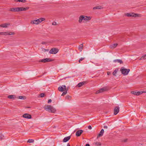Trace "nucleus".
Listing matches in <instances>:
<instances>
[{
  "label": "nucleus",
  "instance_id": "obj_1",
  "mask_svg": "<svg viewBox=\"0 0 146 146\" xmlns=\"http://www.w3.org/2000/svg\"><path fill=\"white\" fill-rule=\"evenodd\" d=\"M44 108L45 110L46 111L52 113H54L56 111L54 108L50 105L46 106Z\"/></svg>",
  "mask_w": 146,
  "mask_h": 146
},
{
  "label": "nucleus",
  "instance_id": "obj_2",
  "mask_svg": "<svg viewBox=\"0 0 146 146\" xmlns=\"http://www.w3.org/2000/svg\"><path fill=\"white\" fill-rule=\"evenodd\" d=\"M45 20V18H41L37 20L32 21H31V23L33 24H38Z\"/></svg>",
  "mask_w": 146,
  "mask_h": 146
},
{
  "label": "nucleus",
  "instance_id": "obj_3",
  "mask_svg": "<svg viewBox=\"0 0 146 146\" xmlns=\"http://www.w3.org/2000/svg\"><path fill=\"white\" fill-rule=\"evenodd\" d=\"M121 73L124 75H126L128 74L130 71L129 69H125L124 67H122L120 70Z\"/></svg>",
  "mask_w": 146,
  "mask_h": 146
},
{
  "label": "nucleus",
  "instance_id": "obj_4",
  "mask_svg": "<svg viewBox=\"0 0 146 146\" xmlns=\"http://www.w3.org/2000/svg\"><path fill=\"white\" fill-rule=\"evenodd\" d=\"M140 15L138 14L135 13H128L125 14V15L128 17H140Z\"/></svg>",
  "mask_w": 146,
  "mask_h": 146
},
{
  "label": "nucleus",
  "instance_id": "obj_5",
  "mask_svg": "<svg viewBox=\"0 0 146 146\" xmlns=\"http://www.w3.org/2000/svg\"><path fill=\"white\" fill-rule=\"evenodd\" d=\"M15 33L11 32H0V35H14Z\"/></svg>",
  "mask_w": 146,
  "mask_h": 146
},
{
  "label": "nucleus",
  "instance_id": "obj_6",
  "mask_svg": "<svg viewBox=\"0 0 146 146\" xmlns=\"http://www.w3.org/2000/svg\"><path fill=\"white\" fill-rule=\"evenodd\" d=\"M59 51V50L56 48H53L51 49L49 51V53L51 54H56Z\"/></svg>",
  "mask_w": 146,
  "mask_h": 146
},
{
  "label": "nucleus",
  "instance_id": "obj_7",
  "mask_svg": "<svg viewBox=\"0 0 146 146\" xmlns=\"http://www.w3.org/2000/svg\"><path fill=\"white\" fill-rule=\"evenodd\" d=\"M53 60L51 59L50 58H46L40 60H39V62L45 63L48 62H51Z\"/></svg>",
  "mask_w": 146,
  "mask_h": 146
},
{
  "label": "nucleus",
  "instance_id": "obj_8",
  "mask_svg": "<svg viewBox=\"0 0 146 146\" xmlns=\"http://www.w3.org/2000/svg\"><path fill=\"white\" fill-rule=\"evenodd\" d=\"M58 90L60 91L63 92L64 90H66V87L65 85H63L62 86H59L58 88Z\"/></svg>",
  "mask_w": 146,
  "mask_h": 146
},
{
  "label": "nucleus",
  "instance_id": "obj_9",
  "mask_svg": "<svg viewBox=\"0 0 146 146\" xmlns=\"http://www.w3.org/2000/svg\"><path fill=\"white\" fill-rule=\"evenodd\" d=\"M19 7L12 8H10L9 9L10 11L14 12H19Z\"/></svg>",
  "mask_w": 146,
  "mask_h": 146
},
{
  "label": "nucleus",
  "instance_id": "obj_10",
  "mask_svg": "<svg viewBox=\"0 0 146 146\" xmlns=\"http://www.w3.org/2000/svg\"><path fill=\"white\" fill-rule=\"evenodd\" d=\"M119 111V107L116 106L115 107L114 110V114L115 115L117 114Z\"/></svg>",
  "mask_w": 146,
  "mask_h": 146
},
{
  "label": "nucleus",
  "instance_id": "obj_11",
  "mask_svg": "<svg viewBox=\"0 0 146 146\" xmlns=\"http://www.w3.org/2000/svg\"><path fill=\"white\" fill-rule=\"evenodd\" d=\"M107 90V88L106 87H104L100 89L99 90H98V91H97V93H100L102 92H104L105 91H106Z\"/></svg>",
  "mask_w": 146,
  "mask_h": 146
},
{
  "label": "nucleus",
  "instance_id": "obj_12",
  "mask_svg": "<svg viewBox=\"0 0 146 146\" xmlns=\"http://www.w3.org/2000/svg\"><path fill=\"white\" fill-rule=\"evenodd\" d=\"M107 90V88L106 87H104L100 89L99 90H98V91H97V93H100L102 92H104L105 91H106Z\"/></svg>",
  "mask_w": 146,
  "mask_h": 146
},
{
  "label": "nucleus",
  "instance_id": "obj_13",
  "mask_svg": "<svg viewBox=\"0 0 146 146\" xmlns=\"http://www.w3.org/2000/svg\"><path fill=\"white\" fill-rule=\"evenodd\" d=\"M23 117L24 118L27 119H31L32 118L31 115L28 113H25L23 114Z\"/></svg>",
  "mask_w": 146,
  "mask_h": 146
},
{
  "label": "nucleus",
  "instance_id": "obj_14",
  "mask_svg": "<svg viewBox=\"0 0 146 146\" xmlns=\"http://www.w3.org/2000/svg\"><path fill=\"white\" fill-rule=\"evenodd\" d=\"M83 132V131L82 130H80L78 131L76 133V135L77 136H80L81 134Z\"/></svg>",
  "mask_w": 146,
  "mask_h": 146
},
{
  "label": "nucleus",
  "instance_id": "obj_15",
  "mask_svg": "<svg viewBox=\"0 0 146 146\" xmlns=\"http://www.w3.org/2000/svg\"><path fill=\"white\" fill-rule=\"evenodd\" d=\"M29 8V7H19V11H26Z\"/></svg>",
  "mask_w": 146,
  "mask_h": 146
},
{
  "label": "nucleus",
  "instance_id": "obj_16",
  "mask_svg": "<svg viewBox=\"0 0 146 146\" xmlns=\"http://www.w3.org/2000/svg\"><path fill=\"white\" fill-rule=\"evenodd\" d=\"M104 131V130L103 129H102L101 130L100 132L98 135L97 136V138H98L101 136H102L103 135Z\"/></svg>",
  "mask_w": 146,
  "mask_h": 146
},
{
  "label": "nucleus",
  "instance_id": "obj_17",
  "mask_svg": "<svg viewBox=\"0 0 146 146\" xmlns=\"http://www.w3.org/2000/svg\"><path fill=\"white\" fill-rule=\"evenodd\" d=\"M118 44L117 43L114 44L112 45H111L110 46V48L111 49H114L118 45Z\"/></svg>",
  "mask_w": 146,
  "mask_h": 146
},
{
  "label": "nucleus",
  "instance_id": "obj_18",
  "mask_svg": "<svg viewBox=\"0 0 146 146\" xmlns=\"http://www.w3.org/2000/svg\"><path fill=\"white\" fill-rule=\"evenodd\" d=\"M10 23H4L1 25L0 27L3 28H6L7 27V26L9 25Z\"/></svg>",
  "mask_w": 146,
  "mask_h": 146
},
{
  "label": "nucleus",
  "instance_id": "obj_19",
  "mask_svg": "<svg viewBox=\"0 0 146 146\" xmlns=\"http://www.w3.org/2000/svg\"><path fill=\"white\" fill-rule=\"evenodd\" d=\"M113 62H118L120 64H122L123 62L120 59H116L115 60L113 61Z\"/></svg>",
  "mask_w": 146,
  "mask_h": 146
},
{
  "label": "nucleus",
  "instance_id": "obj_20",
  "mask_svg": "<svg viewBox=\"0 0 146 146\" xmlns=\"http://www.w3.org/2000/svg\"><path fill=\"white\" fill-rule=\"evenodd\" d=\"M70 138V136L65 137L63 139V141L64 142H66L68 141Z\"/></svg>",
  "mask_w": 146,
  "mask_h": 146
},
{
  "label": "nucleus",
  "instance_id": "obj_21",
  "mask_svg": "<svg viewBox=\"0 0 146 146\" xmlns=\"http://www.w3.org/2000/svg\"><path fill=\"white\" fill-rule=\"evenodd\" d=\"M103 7L102 6L99 5L93 8V9H103Z\"/></svg>",
  "mask_w": 146,
  "mask_h": 146
},
{
  "label": "nucleus",
  "instance_id": "obj_22",
  "mask_svg": "<svg viewBox=\"0 0 146 146\" xmlns=\"http://www.w3.org/2000/svg\"><path fill=\"white\" fill-rule=\"evenodd\" d=\"M86 82H82L79 83L78 84L77 86L79 87H81Z\"/></svg>",
  "mask_w": 146,
  "mask_h": 146
},
{
  "label": "nucleus",
  "instance_id": "obj_23",
  "mask_svg": "<svg viewBox=\"0 0 146 146\" xmlns=\"http://www.w3.org/2000/svg\"><path fill=\"white\" fill-rule=\"evenodd\" d=\"M83 46L82 44H81L79 45L78 47V49L80 51H82L83 50Z\"/></svg>",
  "mask_w": 146,
  "mask_h": 146
},
{
  "label": "nucleus",
  "instance_id": "obj_24",
  "mask_svg": "<svg viewBox=\"0 0 146 146\" xmlns=\"http://www.w3.org/2000/svg\"><path fill=\"white\" fill-rule=\"evenodd\" d=\"M8 98L9 99H15L16 98V96L15 95H10L8 96Z\"/></svg>",
  "mask_w": 146,
  "mask_h": 146
},
{
  "label": "nucleus",
  "instance_id": "obj_25",
  "mask_svg": "<svg viewBox=\"0 0 146 146\" xmlns=\"http://www.w3.org/2000/svg\"><path fill=\"white\" fill-rule=\"evenodd\" d=\"M118 70L117 69H116L113 72V75L114 76H115L116 74H117Z\"/></svg>",
  "mask_w": 146,
  "mask_h": 146
},
{
  "label": "nucleus",
  "instance_id": "obj_26",
  "mask_svg": "<svg viewBox=\"0 0 146 146\" xmlns=\"http://www.w3.org/2000/svg\"><path fill=\"white\" fill-rule=\"evenodd\" d=\"M146 59V54L142 56L139 59V60H144Z\"/></svg>",
  "mask_w": 146,
  "mask_h": 146
},
{
  "label": "nucleus",
  "instance_id": "obj_27",
  "mask_svg": "<svg viewBox=\"0 0 146 146\" xmlns=\"http://www.w3.org/2000/svg\"><path fill=\"white\" fill-rule=\"evenodd\" d=\"M83 20V18L81 16H80L79 17V20H78V22L80 23H81L82 21Z\"/></svg>",
  "mask_w": 146,
  "mask_h": 146
},
{
  "label": "nucleus",
  "instance_id": "obj_28",
  "mask_svg": "<svg viewBox=\"0 0 146 146\" xmlns=\"http://www.w3.org/2000/svg\"><path fill=\"white\" fill-rule=\"evenodd\" d=\"M18 98L20 99L25 100L26 99V98L25 96H19L18 97Z\"/></svg>",
  "mask_w": 146,
  "mask_h": 146
},
{
  "label": "nucleus",
  "instance_id": "obj_29",
  "mask_svg": "<svg viewBox=\"0 0 146 146\" xmlns=\"http://www.w3.org/2000/svg\"><path fill=\"white\" fill-rule=\"evenodd\" d=\"M144 92L141 91V92H137L136 94H137V96H139L140 95V94H142Z\"/></svg>",
  "mask_w": 146,
  "mask_h": 146
},
{
  "label": "nucleus",
  "instance_id": "obj_30",
  "mask_svg": "<svg viewBox=\"0 0 146 146\" xmlns=\"http://www.w3.org/2000/svg\"><path fill=\"white\" fill-rule=\"evenodd\" d=\"M34 141L33 139H29L27 141V142L28 143H33L34 142Z\"/></svg>",
  "mask_w": 146,
  "mask_h": 146
},
{
  "label": "nucleus",
  "instance_id": "obj_31",
  "mask_svg": "<svg viewBox=\"0 0 146 146\" xmlns=\"http://www.w3.org/2000/svg\"><path fill=\"white\" fill-rule=\"evenodd\" d=\"M85 18H86V21H89L91 19V17L89 16H85Z\"/></svg>",
  "mask_w": 146,
  "mask_h": 146
},
{
  "label": "nucleus",
  "instance_id": "obj_32",
  "mask_svg": "<svg viewBox=\"0 0 146 146\" xmlns=\"http://www.w3.org/2000/svg\"><path fill=\"white\" fill-rule=\"evenodd\" d=\"M95 144L97 146H100L101 145V143L100 142H96L95 143Z\"/></svg>",
  "mask_w": 146,
  "mask_h": 146
},
{
  "label": "nucleus",
  "instance_id": "obj_33",
  "mask_svg": "<svg viewBox=\"0 0 146 146\" xmlns=\"http://www.w3.org/2000/svg\"><path fill=\"white\" fill-rule=\"evenodd\" d=\"M67 90L66 91H65L63 92V93H62V96H64L65 95H66V93H67Z\"/></svg>",
  "mask_w": 146,
  "mask_h": 146
},
{
  "label": "nucleus",
  "instance_id": "obj_34",
  "mask_svg": "<svg viewBox=\"0 0 146 146\" xmlns=\"http://www.w3.org/2000/svg\"><path fill=\"white\" fill-rule=\"evenodd\" d=\"M136 93L137 92L135 91H132L131 92V93H132V94L136 95H137Z\"/></svg>",
  "mask_w": 146,
  "mask_h": 146
},
{
  "label": "nucleus",
  "instance_id": "obj_35",
  "mask_svg": "<svg viewBox=\"0 0 146 146\" xmlns=\"http://www.w3.org/2000/svg\"><path fill=\"white\" fill-rule=\"evenodd\" d=\"M44 96V93H41L40 94V96L41 97H43Z\"/></svg>",
  "mask_w": 146,
  "mask_h": 146
},
{
  "label": "nucleus",
  "instance_id": "obj_36",
  "mask_svg": "<svg viewBox=\"0 0 146 146\" xmlns=\"http://www.w3.org/2000/svg\"><path fill=\"white\" fill-rule=\"evenodd\" d=\"M81 16H82V17L83 18V20L86 21V18H85V16H84V15H81Z\"/></svg>",
  "mask_w": 146,
  "mask_h": 146
},
{
  "label": "nucleus",
  "instance_id": "obj_37",
  "mask_svg": "<svg viewBox=\"0 0 146 146\" xmlns=\"http://www.w3.org/2000/svg\"><path fill=\"white\" fill-rule=\"evenodd\" d=\"M84 59V58H81L79 60V62L80 63L81 61H82Z\"/></svg>",
  "mask_w": 146,
  "mask_h": 146
},
{
  "label": "nucleus",
  "instance_id": "obj_38",
  "mask_svg": "<svg viewBox=\"0 0 146 146\" xmlns=\"http://www.w3.org/2000/svg\"><path fill=\"white\" fill-rule=\"evenodd\" d=\"M3 135H1L0 136V138L1 140H2L3 139Z\"/></svg>",
  "mask_w": 146,
  "mask_h": 146
},
{
  "label": "nucleus",
  "instance_id": "obj_39",
  "mask_svg": "<svg viewBox=\"0 0 146 146\" xmlns=\"http://www.w3.org/2000/svg\"><path fill=\"white\" fill-rule=\"evenodd\" d=\"M52 25H56V23L55 22H54V21L52 23Z\"/></svg>",
  "mask_w": 146,
  "mask_h": 146
},
{
  "label": "nucleus",
  "instance_id": "obj_40",
  "mask_svg": "<svg viewBox=\"0 0 146 146\" xmlns=\"http://www.w3.org/2000/svg\"><path fill=\"white\" fill-rule=\"evenodd\" d=\"M22 0H14V1L16 2H21Z\"/></svg>",
  "mask_w": 146,
  "mask_h": 146
},
{
  "label": "nucleus",
  "instance_id": "obj_41",
  "mask_svg": "<svg viewBox=\"0 0 146 146\" xmlns=\"http://www.w3.org/2000/svg\"><path fill=\"white\" fill-rule=\"evenodd\" d=\"M88 128L89 129H92V127L91 125H89L88 126Z\"/></svg>",
  "mask_w": 146,
  "mask_h": 146
},
{
  "label": "nucleus",
  "instance_id": "obj_42",
  "mask_svg": "<svg viewBox=\"0 0 146 146\" xmlns=\"http://www.w3.org/2000/svg\"><path fill=\"white\" fill-rule=\"evenodd\" d=\"M51 101H52L51 100L49 99L48 100V103H50L51 102Z\"/></svg>",
  "mask_w": 146,
  "mask_h": 146
},
{
  "label": "nucleus",
  "instance_id": "obj_43",
  "mask_svg": "<svg viewBox=\"0 0 146 146\" xmlns=\"http://www.w3.org/2000/svg\"><path fill=\"white\" fill-rule=\"evenodd\" d=\"M26 2V0H22L21 1V2L23 3H25Z\"/></svg>",
  "mask_w": 146,
  "mask_h": 146
},
{
  "label": "nucleus",
  "instance_id": "obj_44",
  "mask_svg": "<svg viewBox=\"0 0 146 146\" xmlns=\"http://www.w3.org/2000/svg\"><path fill=\"white\" fill-rule=\"evenodd\" d=\"M104 127L105 129H107L108 127V126H104Z\"/></svg>",
  "mask_w": 146,
  "mask_h": 146
},
{
  "label": "nucleus",
  "instance_id": "obj_45",
  "mask_svg": "<svg viewBox=\"0 0 146 146\" xmlns=\"http://www.w3.org/2000/svg\"><path fill=\"white\" fill-rule=\"evenodd\" d=\"M110 74H111V73L110 72H107V74L108 75H110Z\"/></svg>",
  "mask_w": 146,
  "mask_h": 146
},
{
  "label": "nucleus",
  "instance_id": "obj_46",
  "mask_svg": "<svg viewBox=\"0 0 146 146\" xmlns=\"http://www.w3.org/2000/svg\"><path fill=\"white\" fill-rule=\"evenodd\" d=\"M85 146H90V145L89 144L87 143L86 145Z\"/></svg>",
  "mask_w": 146,
  "mask_h": 146
},
{
  "label": "nucleus",
  "instance_id": "obj_47",
  "mask_svg": "<svg viewBox=\"0 0 146 146\" xmlns=\"http://www.w3.org/2000/svg\"><path fill=\"white\" fill-rule=\"evenodd\" d=\"M69 97H70V96H66V98H67V99H68L69 98Z\"/></svg>",
  "mask_w": 146,
  "mask_h": 146
},
{
  "label": "nucleus",
  "instance_id": "obj_48",
  "mask_svg": "<svg viewBox=\"0 0 146 146\" xmlns=\"http://www.w3.org/2000/svg\"><path fill=\"white\" fill-rule=\"evenodd\" d=\"M67 146H70V145H69V143H68L67 144Z\"/></svg>",
  "mask_w": 146,
  "mask_h": 146
},
{
  "label": "nucleus",
  "instance_id": "obj_49",
  "mask_svg": "<svg viewBox=\"0 0 146 146\" xmlns=\"http://www.w3.org/2000/svg\"><path fill=\"white\" fill-rule=\"evenodd\" d=\"M27 108H30V107H27Z\"/></svg>",
  "mask_w": 146,
  "mask_h": 146
},
{
  "label": "nucleus",
  "instance_id": "obj_50",
  "mask_svg": "<svg viewBox=\"0 0 146 146\" xmlns=\"http://www.w3.org/2000/svg\"><path fill=\"white\" fill-rule=\"evenodd\" d=\"M126 140H125V141H124V142H126Z\"/></svg>",
  "mask_w": 146,
  "mask_h": 146
}]
</instances>
